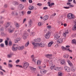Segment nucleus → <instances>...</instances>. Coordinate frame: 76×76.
<instances>
[{
    "label": "nucleus",
    "mask_w": 76,
    "mask_h": 76,
    "mask_svg": "<svg viewBox=\"0 0 76 76\" xmlns=\"http://www.w3.org/2000/svg\"><path fill=\"white\" fill-rule=\"evenodd\" d=\"M51 61H50L49 63V64L50 66H52L53 65H54V64H53V62H52V61H53V60H51Z\"/></svg>",
    "instance_id": "obj_42"
},
{
    "label": "nucleus",
    "mask_w": 76,
    "mask_h": 76,
    "mask_svg": "<svg viewBox=\"0 0 76 76\" xmlns=\"http://www.w3.org/2000/svg\"><path fill=\"white\" fill-rule=\"evenodd\" d=\"M64 8L65 9H68L70 8V7H64Z\"/></svg>",
    "instance_id": "obj_46"
},
{
    "label": "nucleus",
    "mask_w": 76,
    "mask_h": 76,
    "mask_svg": "<svg viewBox=\"0 0 76 76\" xmlns=\"http://www.w3.org/2000/svg\"><path fill=\"white\" fill-rule=\"evenodd\" d=\"M38 25L40 26H41L42 25V23L41 22H39L38 23Z\"/></svg>",
    "instance_id": "obj_38"
},
{
    "label": "nucleus",
    "mask_w": 76,
    "mask_h": 76,
    "mask_svg": "<svg viewBox=\"0 0 76 76\" xmlns=\"http://www.w3.org/2000/svg\"><path fill=\"white\" fill-rule=\"evenodd\" d=\"M48 16L47 15H46L43 18V19L44 21H45V20H47L48 19Z\"/></svg>",
    "instance_id": "obj_17"
},
{
    "label": "nucleus",
    "mask_w": 76,
    "mask_h": 76,
    "mask_svg": "<svg viewBox=\"0 0 76 76\" xmlns=\"http://www.w3.org/2000/svg\"><path fill=\"white\" fill-rule=\"evenodd\" d=\"M20 61V60H19V59H18L16 61L15 63H19Z\"/></svg>",
    "instance_id": "obj_49"
},
{
    "label": "nucleus",
    "mask_w": 76,
    "mask_h": 76,
    "mask_svg": "<svg viewBox=\"0 0 76 76\" xmlns=\"http://www.w3.org/2000/svg\"><path fill=\"white\" fill-rule=\"evenodd\" d=\"M0 70H2V71H3L4 72H6V71H5V70L2 69V66L0 65Z\"/></svg>",
    "instance_id": "obj_41"
},
{
    "label": "nucleus",
    "mask_w": 76,
    "mask_h": 76,
    "mask_svg": "<svg viewBox=\"0 0 76 76\" xmlns=\"http://www.w3.org/2000/svg\"><path fill=\"white\" fill-rule=\"evenodd\" d=\"M56 13H54L52 14V15L54 17V16H56Z\"/></svg>",
    "instance_id": "obj_61"
},
{
    "label": "nucleus",
    "mask_w": 76,
    "mask_h": 76,
    "mask_svg": "<svg viewBox=\"0 0 76 76\" xmlns=\"http://www.w3.org/2000/svg\"><path fill=\"white\" fill-rule=\"evenodd\" d=\"M34 6L32 5H30L28 7V9L29 10H32L34 9Z\"/></svg>",
    "instance_id": "obj_22"
},
{
    "label": "nucleus",
    "mask_w": 76,
    "mask_h": 76,
    "mask_svg": "<svg viewBox=\"0 0 76 76\" xmlns=\"http://www.w3.org/2000/svg\"><path fill=\"white\" fill-rule=\"evenodd\" d=\"M58 69H60V68L56 67L55 68L54 70H58Z\"/></svg>",
    "instance_id": "obj_60"
},
{
    "label": "nucleus",
    "mask_w": 76,
    "mask_h": 76,
    "mask_svg": "<svg viewBox=\"0 0 76 76\" xmlns=\"http://www.w3.org/2000/svg\"><path fill=\"white\" fill-rule=\"evenodd\" d=\"M31 11H28L27 12V14L28 15H31Z\"/></svg>",
    "instance_id": "obj_43"
},
{
    "label": "nucleus",
    "mask_w": 76,
    "mask_h": 76,
    "mask_svg": "<svg viewBox=\"0 0 76 76\" xmlns=\"http://www.w3.org/2000/svg\"><path fill=\"white\" fill-rule=\"evenodd\" d=\"M48 9L47 7H43V9L44 10H46V9Z\"/></svg>",
    "instance_id": "obj_54"
},
{
    "label": "nucleus",
    "mask_w": 76,
    "mask_h": 76,
    "mask_svg": "<svg viewBox=\"0 0 76 76\" xmlns=\"http://www.w3.org/2000/svg\"><path fill=\"white\" fill-rule=\"evenodd\" d=\"M34 68L31 67V66H30V69H31V70H33V69H34Z\"/></svg>",
    "instance_id": "obj_57"
},
{
    "label": "nucleus",
    "mask_w": 76,
    "mask_h": 76,
    "mask_svg": "<svg viewBox=\"0 0 76 76\" xmlns=\"http://www.w3.org/2000/svg\"><path fill=\"white\" fill-rule=\"evenodd\" d=\"M64 57L66 58H69V55L67 54H64Z\"/></svg>",
    "instance_id": "obj_25"
},
{
    "label": "nucleus",
    "mask_w": 76,
    "mask_h": 76,
    "mask_svg": "<svg viewBox=\"0 0 76 76\" xmlns=\"http://www.w3.org/2000/svg\"><path fill=\"white\" fill-rule=\"evenodd\" d=\"M0 31H3L4 30V28L3 27H1L0 29Z\"/></svg>",
    "instance_id": "obj_52"
},
{
    "label": "nucleus",
    "mask_w": 76,
    "mask_h": 76,
    "mask_svg": "<svg viewBox=\"0 0 76 76\" xmlns=\"http://www.w3.org/2000/svg\"><path fill=\"white\" fill-rule=\"evenodd\" d=\"M76 40L74 39L72 40V42L74 44H75L76 43Z\"/></svg>",
    "instance_id": "obj_45"
},
{
    "label": "nucleus",
    "mask_w": 76,
    "mask_h": 76,
    "mask_svg": "<svg viewBox=\"0 0 76 76\" xmlns=\"http://www.w3.org/2000/svg\"><path fill=\"white\" fill-rule=\"evenodd\" d=\"M64 68L66 72H70V68H69V67L67 66H65L64 67Z\"/></svg>",
    "instance_id": "obj_9"
},
{
    "label": "nucleus",
    "mask_w": 76,
    "mask_h": 76,
    "mask_svg": "<svg viewBox=\"0 0 76 76\" xmlns=\"http://www.w3.org/2000/svg\"><path fill=\"white\" fill-rule=\"evenodd\" d=\"M3 39H0V43H1V42H3Z\"/></svg>",
    "instance_id": "obj_55"
},
{
    "label": "nucleus",
    "mask_w": 76,
    "mask_h": 76,
    "mask_svg": "<svg viewBox=\"0 0 76 76\" xmlns=\"http://www.w3.org/2000/svg\"><path fill=\"white\" fill-rule=\"evenodd\" d=\"M35 34V33L34 32H33L32 33H31L30 34V36H31V35H32L33 36H34Z\"/></svg>",
    "instance_id": "obj_30"
},
{
    "label": "nucleus",
    "mask_w": 76,
    "mask_h": 76,
    "mask_svg": "<svg viewBox=\"0 0 76 76\" xmlns=\"http://www.w3.org/2000/svg\"><path fill=\"white\" fill-rule=\"evenodd\" d=\"M21 16H23V15H25V14L26 13H25V12L23 11H21Z\"/></svg>",
    "instance_id": "obj_36"
},
{
    "label": "nucleus",
    "mask_w": 76,
    "mask_h": 76,
    "mask_svg": "<svg viewBox=\"0 0 76 76\" xmlns=\"http://www.w3.org/2000/svg\"><path fill=\"white\" fill-rule=\"evenodd\" d=\"M12 53L8 54L7 55V57L9 58H11L12 57Z\"/></svg>",
    "instance_id": "obj_27"
},
{
    "label": "nucleus",
    "mask_w": 76,
    "mask_h": 76,
    "mask_svg": "<svg viewBox=\"0 0 76 76\" xmlns=\"http://www.w3.org/2000/svg\"><path fill=\"white\" fill-rule=\"evenodd\" d=\"M5 44L6 45H8V41L7 40H5Z\"/></svg>",
    "instance_id": "obj_47"
},
{
    "label": "nucleus",
    "mask_w": 76,
    "mask_h": 76,
    "mask_svg": "<svg viewBox=\"0 0 76 76\" xmlns=\"http://www.w3.org/2000/svg\"><path fill=\"white\" fill-rule=\"evenodd\" d=\"M67 17L69 19H74L75 16L72 14L69 13L67 15Z\"/></svg>",
    "instance_id": "obj_3"
},
{
    "label": "nucleus",
    "mask_w": 76,
    "mask_h": 76,
    "mask_svg": "<svg viewBox=\"0 0 76 76\" xmlns=\"http://www.w3.org/2000/svg\"><path fill=\"white\" fill-rule=\"evenodd\" d=\"M8 67L12 68V67H13V65L12 64L9 63L8 64Z\"/></svg>",
    "instance_id": "obj_34"
},
{
    "label": "nucleus",
    "mask_w": 76,
    "mask_h": 76,
    "mask_svg": "<svg viewBox=\"0 0 76 76\" xmlns=\"http://www.w3.org/2000/svg\"><path fill=\"white\" fill-rule=\"evenodd\" d=\"M72 37H76V34H73L72 36Z\"/></svg>",
    "instance_id": "obj_63"
},
{
    "label": "nucleus",
    "mask_w": 76,
    "mask_h": 76,
    "mask_svg": "<svg viewBox=\"0 0 76 76\" xmlns=\"http://www.w3.org/2000/svg\"><path fill=\"white\" fill-rule=\"evenodd\" d=\"M13 4L14 5H15V4H18V2H13Z\"/></svg>",
    "instance_id": "obj_48"
},
{
    "label": "nucleus",
    "mask_w": 76,
    "mask_h": 76,
    "mask_svg": "<svg viewBox=\"0 0 76 76\" xmlns=\"http://www.w3.org/2000/svg\"><path fill=\"white\" fill-rule=\"evenodd\" d=\"M3 23H4V20H1L0 21V23L1 24H3Z\"/></svg>",
    "instance_id": "obj_53"
},
{
    "label": "nucleus",
    "mask_w": 76,
    "mask_h": 76,
    "mask_svg": "<svg viewBox=\"0 0 76 76\" xmlns=\"http://www.w3.org/2000/svg\"><path fill=\"white\" fill-rule=\"evenodd\" d=\"M34 55H32L31 56V58H32V61H34V62H35V63H36V61H35V60H34Z\"/></svg>",
    "instance_id": "obj_29"
},
{
    "label": "nucleus",
    "mask_w": 76,
    "mask_h": 76,
    "mask_svg": "<svg viewBox=\"0 0 76 76\" xmlns=\"http://www.w3.org/2000/svg\"><path fill=\"white\" fill-rule=\"evenodd\" d=\"M67 62L69 64V66H72L73 64L70 62V61L69 60L67 61Z\"/></svg>",
    "instance_id": "obj_31"
},
{
    "label": "nucleus",
    "mask_w": 76,
    "mask_h": 76,
    "mask_svg": "<svg viewBox=\"0 0 76 76\" xmlns=\"http://www.w3.org/2000/svg\"><path fill=\"white\" fill-rule=\"evenodd\" d=\"M18 47H15L14 46H13L12 47V50L13 51H17V49H18Z\"/></svg>",
    "instance_id": "obj_16"
},
{
    "label": "nucleus",
    "mask_w": 76,
    "mask_h": 76,
    "mask_svg": "<svg viewBox=\"0 0 76 76\" xmlns=\"http://www.w3.org/2000/svg\"><path fill=\"white\" fill-rule=\"evenodd\" d=\"M44 32H45V33H46L47 32V29H45L44 30Z\"/></svg>",
    "instance_id": "obj_62"
},
{
    "label": "nucleus",
    "mask_w": 76,
    "mask_h": 76,
    "mask_svg": "<svg viewBox=\"0 0 76 76\" xmlns=\"http://www.w3.org/2000/svg\"><path fill=\"white\" fill-rule=\"evenodd\" d=\"M47 70H45L44 69H41L40 71V73H41V74H42V75H44V74L46 73H47Z\"/></svg>",
    "instance_id": "obj_6"
},
{
    "label": "nucleus",
    "mask_w": 76,
    "mask_h": 76,
    "mask_svg": "<svg viewBox=\"0 0 76 76\" xmlns=\"http://www.w3.org/2000/svg\"><path fill=\"white\" fill-rule=\"evenodd\" d=\"M37 6H42V4L39 3H38L37 4Z\"/></svg>",
    "instance_id": "obj_58"
},
{
    "label": "nucleus",
    "mask_w": 76,
    "mask_h": 76,
    "mask_svg": "<svg viewBox=\"0 0 76 76\" xmlns=\"http://www.w3.org/2000/svg\"><path fill=\"white\" fill-rule=\"evenodd\" d=\"M54 43V42L53 41H51L48 44V47H51V45H53V44Z\"/></svg>",
    "instance_id": "obj_23"
},
{
    "label": "nucleus",
    "mask_w": 76,
    "mask_h": 76,
    "mask_svg": "<svg viewBox=\"0 0 76 76\" xmlns=\"http://www.w3.org/2000/svg\"><path fill=\"white\" fill-rule=\"evenodd\" d=\"M51 67H50V69H51L52 70H53V69H54V67H55V65H51Z\"/></svg>",
    "instance_id": "obj_35"
},
{
    "label": "nucleus",
    "mask_w": 76,
    "mask_h": 76,
    "mask_svg": "<svg viewBox=\"0 0 76 76\" xmlns=\"http://www.w3.org/2000/svg\"><path fill=\"white\" fill-rule=\"evenodd\" d=\"M29 44V42L28 41L25 45V47H28V45Z\"/></svg>",
    "instance_id": "obj_37"
},
{
    "label": "nucleus",
    "mask_w": 76,
    "mask_h": 76,
    "mask_svg": "<svg viewBox=\"0 0 76 76\" xmlns=\"http://www.w3.org/2000/svg\"><path fill=\"white\" fill-rule=\"evenodd\" d=\"M58 76H62L63 74L61 72H59L58 73Z\"/></svg>",
    "instance_id": "obj_32"
},
{
    "label": "nucleus",
    "mask_w": 76,
    "mask_h": 76,
    "mask_svg": "<svg viewBox=\"0 0 76 76\" xmlns=\"http://www.w3.org/2000/svg\"><path fill=\"white\" fill-rule=\"evenodd\" d=\"M23 5L22 4H20L19 5V6H18V9H19V10H22V9H23Z\"/></svg>",
    "instance_id": "obj_14"
},
{
    "label": "nucleus",
    "mask_w": 76,
    "mask_h": 76,
    "mask_svg": "<svg viewBox=\"0 0 76 76\" xmlns=\"http://www.w3.org/2000/svg\"><path fill=\"white\" fill-rule=\"evenodd\" d=\"M23 68L24 69H26L27 67H28V66H29V64L28 63L25 62L24 63V64H23Z\"/></svg>",
    "instance_id": "obj_2"
},
{
    "label": "nucleus",
    "mask_w": 76,
    "mask_h": 76,
    "mask_svg": "<svg viewBox=\"0 0 76 76\" xmlns=\"http://www.w3.org/2000/svg\"><path fill=\"white\" fill-rule=\"evenodd\" d=\"M12 41H10L9 42V46H11L12 45Z\"/></svg>",
    "instance_id": "obj_44"
},
{
    "label": "nucleus",
    "mask_w": 76,
    "mask_h": 76,
    "mask_svg": "<svg viewBox=\"0 0 76 76\" xmlns=\"http://www.w3.org/2000/svg\"><path fill=\"white\" fill-rule=\"evenodd\" d=\"M24 48V46H19L18 47V50H23Z\"/></svg>",
    "instance_id": "obj_8"
},
{
    "label": "nucleus",
    "mask_w": 76,
    "mask_h": 76,
    "mask_svg": "<svg viewBox=\"0 0 76 76\" xmlns=\"http://www.w3.org/2000/svg\"><path fill=\"white\" fill-rule=\"evenodd\" d=\"M15 26L17 29H19V27H20L19 24L18 23H16L15 24Z\"/></svg>",
    "instance_id": "obj_20"
},
{
    "label": "nucleus",
    "mask_w": 76,
    "mask_h": 76,
    "mask_svg": "<svg viewBox=\"0 0 76 76\" xmlns=\"http://www.w3.org/2000/svg\"><path fill=\"white\" fill-rule=\"evenodd\" d=\"M41 41V39L40 38H38L37 39H35L34 40V41L36 42H39Z\"/></svg>",
    "instance_id": "obj_13"
},
{
    "label": "nucleus",
    "mask_w": 76,
    "mask_h": 76,
    "mask_svg": "<svg viewBox=\"0 0 76 76\" xmlns=\"http://www.w3.org/2000/svg\"><path fill=\"white\" fill-rule=\"evenodd\" d=\"M10 22H7L5 24V27L7 28H8L10 26Z\"/></svg>",
    "instance_id": "obj_12"
},
{
    "label": "nucleus",
    "mask_w": 76,
    "mask_h": 76,
    "mask_svg": "<svg viewBox=\"0 0 76 76\" xmlns=\"http://www.w3.org/2000/svg\"><path fill=\"white\" fill-rule=\"evenodd\" d=\"M71 70L72 72H75L76 70V67L75 66H73L71 68Z\"/></svg>",
    "instance_id": "obj_26"
},
{
    "label": "nucleus",
    "mask_w": 76,
    "mask_h": 76,
    "mask_svg": "<svg viewBox=\"0 0 76 76\" xmlns=\"http://www.w3.org/2000/svg\"><path fill=\"white\" fill-rule=\"evenodd\" d=\"M37 76H42V75H41V74H38Z\"/></svg>",
    "instance_id": "obj_64"
},
{
    "label": "nucleus",
    "mask_w": 76,
    "mask_h": 76,
    "mask_svg": "<svg viewBox=\"0 0 76 76\" xmlns=\"http://www.w3.org/2000/svg\"><path fill=\"white\" fill-rule=\"evenodd\" d=\"M0 46L1 47H4V45L3 43H1L0 45Z\"/></svg>",
    "instance_id": "obj_40"
},
{
    "label": "nucleus",
    "mask_w": 76,
    "mask_h": 76,
    "mask_svg": "<svg viewBox=\"0 0 76 76\" xmlns=\"http://www.w3.org/2000/svg\"><path fill=\"white\" fill-rule=\"evenodd\" d=\"M4 7L5 8H7V4H5L4 5Z\"/></svg>",
    "instance_id": "obj_51"
},
{
    "label": "nucleus",
    "mask_w": 76,
    "mask_h": 76,
    "mask_svg": "<svg viewBox=\"0 0 76 76\" xmlns=\"http://www.w3.org/2000/svg\"><path fill=\"white\" fill-rule=\"evenodd\" d=\"M1 35H2V36H4V32H1Z\"/></svg>",
    "instance_id": "obj_56"
},
{
    "label": "nucleus",
    "mask_w": 76,
    "mask_h": 76,
    "mask_svg": "<svg viewBox=\"0 0 76 76\" xmlns=\"http://www.w3.org/2000/svg\"><path fill=\"white\" fill-rule=\"evenodd\" d=\"M47 28H48V29H51V26L50 25H49L47 26Z\"/></svg>",
    "instance_id": "obj_50"
},
{
    "label": "nucleus",
    "mask_w": 76,
    "mask_h": 76,
    "mask_svg": "<svg viewBox=\"0 0 76 76\" xmlns=\"http://www.w3.org/2000/svg\"><path fill=\"white\" fill-rule=\"evenodd\" d=\"M20 40V38H17L15 40V43H17V42H18V41H19Z\"/></svg>",
    "instance_id": "obj_24"
},
{
    "label": "nucleus",
    "mask_w": 76,
    "mask_h": 76,
    "mask_svg": "<svg viewBox=\"0 0 76 76\" xmlns=\"http://www.w3.org/2000/svg\"><path fill=\"white\" fill-rule=\"evenodd\" d=\"M32 44L34 46V48H36L37 46L39 45L41 47H44L45 46V44L44 43L41 42L40 43H35V42H33Z\"/></svg>",
    "instance_id": "obj_1"
},
{
    "label": "nucleus",
    "mask_w": 76,
    "mask_h": 76,
    "mask_svg": "<svg viewBox=\"0 0 76 76\" xmlns=\"http://www.w3.org/2000/svg\"><path fill=\"white\" fill-rule=\"evenodd\" d=\"M66 34L65 33H64L63 34V35L64 36V37H66Z\"/></svg>",
    "instance_id": "obj_59"
},
{
    "label": "nucleus",
    "mask_w": 76,
    "mask_h": 76,
    "mask_svg": "<svg viewBox=\"0 0 76 76\" xmlns=\"http://www.w3.org/2000/svg\"><path fill=\"white\" fill-rule=\"evenodd\" d=\"M63 41V40L61 38L57 40V42L58 44H61Z\"/></svg>",
    "instance_id": "obj_10"
},
{
    "label": "nucleus",
    "mask_w": 76,
    "mask_h": 76,
    "mask_svg": "<svg viewBox=\"0 0 76 76\" xmlns=\"http://www.w3.org/2000/svg\"><path fill=\"white\" fill-rule=\"evenodd\" d=\"M41 63V61L40 60H38L37 61V65H40Z\"/></svg>",
    "instance_id": "obj_28"
},
{
    "label": "nucleus",
    "mask_w": 76,
    "mask_h": 76,
    "mask_svg": "<svg viewBox=\"0 0 76 76\" xmlns=\"http://www.w3.org/2000/svg\"><path fill=\"white\" fill-rule=\"evenodd\" d=\"M28 34L27 32L24 33L23 34V38L24 39H26L27 37H28Z\"/></svg>",
    "instance_id": "obj_5"
},
{
    "label": "nucleus",
    "mask_w": 76,
    "mask_h": 76,
    "mask_svg": "<svg viewBox=\"0 0 76 76\" xmlns=\"http://www.w3.org/2000/svg\"><path fill=\"white\" fill-rule=\"evenodd\" d=\"M74 23L75 25L72 28L73 31H76V20L74 22Z\"/></svg>",
    "instance_id": "obj_11"
},
{
    "label": "nucleus",
    "mask_w": 76,
    "mask_h": 76,
    "mask_svg": "<svg viewBox=\"0 0 76 76\" xmlns=\"http://www.w3.org/2000/svg\"><path fill=\"white\" fill-rule=\"evenodd\" d=\"M60 64L61 65L64 64V65H66V64L65 61L64 59L61 60V61Z\"/></svg>",
    "instance_id": "obj_15"
},
{
    "label": "nucleus",
    "mask_w": 76,
    "mask_h": 76,
    "mask_svg": "<svg viewBox=\"0 0 76 76\" xmlns=\"http://www.w3.org/2000/svg\"><path fill=\"white\" fill-rule=\"evenodd\" d=\"M15 29V28H11L8 30V32L9 33H13Z\"/></svg>",
    "instance_id": "obj_7"
},
{
    "label": "nucleus",
    "mask_w": 76,
    "mask_h": 76,
    "mask_svg": "<svg viewBox=\"0 0 76 76\" xmlns=\"http://www.w3.org/2000/svg\"><path fill=\"white\" fill-rule=\"evenodd\" d=\"M45 56L46 57H47V58H49L50 57H52L53 56V55L51 54H46L45 55Z\"/></svg>",
    "instance_id": "obj_18"
},
{
    "label": "nucleus",
    "mask_w": 76,
    "mask_h": 76,
    "mask_svg": "<svg viewBox=\"0 0 76 76\" xmlns=\"http://www.w3.org/2000/svg\"><path fill=\"white\" fill-rule=\"evenodd\" d=\"M32 23H33V22H32V21L31 20H30L28 23V26H29V27H31V26H32Z\"/></svg>",
    "instance_id": "obj_19"
},
{
    "label": "nucleus",
    "mask_w": 76,
    "mask_h": 76,
    "mask_svg": "<svg viewBox=\"0 0 76 76\" xmlns=\"http://www.w3.org/2000/svg\"><path fill=\"white\" fill-rule=\"evenodd\" d=\"M60 36H58V35L57 34H56L55 36L54 39H57L58 38H60Z\"/></svg>",
    "instance_id": "obj_21"
},
{
    "label": "nucleus",
    "mask_w": 76,
    "mask_h": 76,
    "mask_svg": "<svg viewBox=\"0 0 76 76\" xmlns=\"http://www.w3.org/2000/svg\"><path fill=\"white\" fill-rule=\"evenodd\" d=\"M62 50H65L66 51V50H67V48H66L64 47V46H62L61 47Z\"/></svg>",
    "instance_id": "obj_33"
},
{
    "label": "nucleus",
    "mask_w": 76,
    "mask_h": 76,
    "mask_svg": "<svg viewBox=\"0 0 76 76\" xmlns=\"http://www.w3.org/2000/svg\"><path fill=\"white\" fill-rule=\"evenodd\" d=\"M51 35V32H48L45 35V38L46 39H48L50 37V35Z\"/></svg>",
    "instance_id": "obj_4"
},
{
    "label": "nucleus",
    "mask_w": 76,
    "mask_h": 76,
    "mask_svg": "<svg viewBox=\"0 0 76 76\" xmlns=\"http://www.w3.org/2000/svg\"><path fill=\"white\" fill-rule=\"evenodd\" d=\"M66 51H69V52H70L71 53L72 52V50H70V48H67Z\"/></svg>",
    "instance_id": "obj_39"
}]
</instances>
